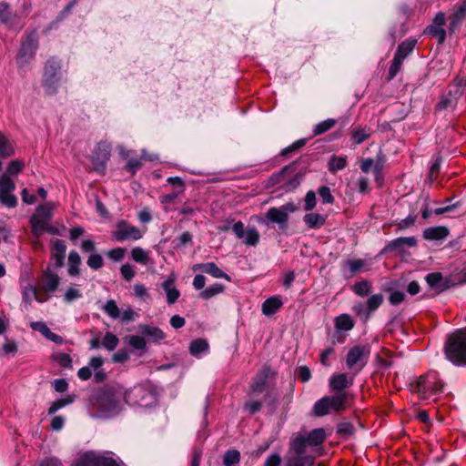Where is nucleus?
<instances>
[{
    "label": "nucleus",
    "mask_w": 466,
    "mask_h": 466,
    "mask_svg": "<svg viewBox=\"0 0 466 466\" xmlns=\"http://www.w3.org/2000/svg\"><path fill=\"white\" fill-rule=\"evenodd\" d=\"M15 190V183L8 177V175L3 174L0 176V193H9Z\"/></svg>",
    "instance_id": "obj_44"
},
{
    "label": "nucleus",
    "mask_w": 466,
    "mask_h": 466,
    "mask_svg": "<svg viewBox=\"0 0 466 466\" xmlns=\"http://www.w3.org/2000/svg\"><path fill=\"white\" fill-rule=\"evenodd\" d=\"M126 402L133 406L149 407L157 400L156 394L149 389L137 385L124 394Z\"/></svg>",
    "instance_id": "obj_9"
},
{
    "label": "nucleus",
    "mask_w": 466,
    "mask_h": 466,
    "mask_svg": "<svg viewBox=\"0 0 466 466\" xmlns=\"http://www.w3.org/2000/svg\"><path fill=\"white\" fill-rule=\"evenodd\" d=\"M23 167V164L20 161H12L6 170L5 175H8V177L15 176L17 175Z\"/></svg>",
    "instance_id": "obj_61"
},
{
    "label": "nucleus",
    "mask_w": 466,
    "mask_h": 466,
    "mask_svg": "<svg viewBox=\"0 0 466 466\" xmlns=\"http://www.w3.org/2000/svg\"><path fill=\"white\" fill-rule=\"evenodd\" d=\"M86 263L92 269L96 270V269H99L100 268H102L103 258L99 254H92L89 256Z\"/></svg>",
    "instance_id": "obj_53"
},
{
    "label": "nucleus",
    "mask_w": 466,
    "mask_h": 466,
    "mask_svg": "<svg viewBox=\"0 0 466 466\" xmlns=\"http://www.w3.org/2000/svg\"><path fill=\"white\" fill-rule=\"evenodd\" d=\"M425 33L438 39L440 43H442L446 37L445 29L441 26L431 25L425 29Z\"/></svg>",
    "instance_id": "obj_41"
},
{
    "label": "nucleus",
    "mask_w": 466,
    "mask_h": 466,
    "mask_svg": "<svg viewBox=\"0 0 466 466\" xmlns=\"http://www.w3.org/2000/svg\"><path fill=\"white\" fill-rule=\"evenodd\" d=\"M232 231L236 237L243 241L248 246H257L259 242L260 235L257 228H244V224L241 221L236 222L232 226Z\"/></svg>",
    "instance_id": "obj_14"
},
{
    "label": "nucleus",
    "mask_w": 466,
    "mask_h": 466,
    "mask_svg": "<svg viewBox=\"0 0 466 466\" xmlns=\"http://www.w3.org/2000/svg\"><path fill=\"white\" fill-rule=\"evenodd\" d=\"M37 48V41L35 35H28L21 45L19 49L16 63L19 67H24L27 66L35 56V51Z\"/></svg>",
    "instance_id": "obj_11"
},
{
    "label": "nucleus",
    "mask_w": 466,
    "mask_h": 466,
    "mask_svg": "<svg viewBox=\"0 0 466 466\" xmlns=\"http://www.w3.org/2000/svg\"><path fill=\"white\" fill-rule=\"evenodd\" d=\"M441 390L442 383L439 380L438 374L434 371L420 377L413 388V390L418 393L420 399H432L433 400H436L435 395L441 392Z\"/></svg>",
    "instance_id": "obj_4"
},
{
    "label": "nucleus",
    "mask_w": 466,
    "mask_h": 466,
    "mask_svg": "<svg viewBox=\"0 0 466 466\" xmlns=\"http://www.w3.org/2000/svg\"><path fill=\"white\" fill-rule=\"evenodd\" d=\"M112 236L117 241L124 242L127 240H138L143 237V233L138 228L130 225L125 220H120L116 224Z\"/></svg>",
    "instance_id": "obj_10"
},
{
    "label": "nucleus",
    "mask_w": 466,
    "mask_h": 466,
    "mask_svg": "<svg viewBox=\"0 0 466 466\" xmlns=\"http://www.w3.org/2000/svg\"><path fill=\"white\" fill-rule=\"evenodd\" d=\"M82 297H83L82 290L76 286H71L66 289L65 294L63 296V300H64V302L69 304V303L74 302L75 300L81 299Z\"/></svg>",
    "instance_id": "obj_35"
},
{
    "label": "nucleus",
    "mask_w": 466,
    "mask_h": 466,
    "mask_svg": "<svg viewBox=\"0 0 466 466\" xmlns=\"http://www.w3.org/2000/svg\"><path fill=\"white\" fill-rule=\"evenodd\" d=\"M326 438L323 429H315L311 431L307 436L298 435L293 439H300L303 441L304 451L307 452L309 446L316 447L320 445Z\"/></svg>",
    "instance_id": "obj_19"
},
{
    "label": "nucleus",
    "mask_w": 466,
    "mask_h": 466,
    "mask_svg": "<svg viewBox=\"0 0 466 466\" xmlns=\"http://www.w3.org/2000/svg\"><path fill=\"white\" fill-rule=\"evenodd\" d=\"M208 350V343L205 339H196L193 340L189 347V351L191 355L195 357H199L202 353H205Z\"/></svg>",
    "instance_id": "obj_34"
},
{
    "label": "nucleus",
    "mask_w": 466,
    "mask_h": 466,
    "mask_svg": "<svg viewBox=\"0 0 466 466\" xmlns=\"http://www.w3.org/2000/svg\"><path fill=\"white\" fill-rule=\"evenodd\" d=\"M30 327L35 330L40 332L45 338H46L51 332L50 329L46 326V324L43 321H35L30 324Z\"/></svg>",
    "instance_id": "obj_57"
},
{
    "label": "nucleus",
    "mask_w": 466,
    "mask_h": 466,
    "mask_svg": "<svg viewBox=\"0 0 466 466\" xmlns=\"http://www.w3.org/2000/svg\"><path fill=\"white\" fill-rule=\"evenodd\" d=\"M140 332L154 342H158L165 339V333L158 328L149 325H139Z\"/></svg>",
    "instance_id": "obj_27"
},
{
    "label": "nucleus",
    "mask_w": 466,
    "mask_h": 466,
    "mask_svg": "<svg viewBox=\"0 0 466 466\" xmlns=\"http://www.w3.org/2000/svg\"><path fill=\"white\" fill-rule=\"evenodd\" d=\"M124 396L120 392L111 390H102L98 393L95 407L106 416L116 414L122 408L121 400Z\"/></svg>",
    "instance_id": "obj_5"
},
{
    "label": "nucleus",
    "mask_w": 466,
    "mask_h": 466,
    "mask_svg": "<svg viewBox=\"0 0 466 466\" xmlns=\"http://www.w3.org/2000/svg\"><path fill=\"white\" fill-rule=\"evenodd\" d=\"M56 205L52 202H46L37 207L35 213L30 218L32 233L38 238L45 232H54V228L49 225L53 216V210Z\"/></svg>",
    "instance_id": "obj_2"
},
{
    "label": "nucleus",
    "mask_w": 466,
    "mask_h": 466,
    "mask_svg": "<svg viewBox=\"0 0 466 466\" xmlns=\"http://www.w3.org/2000/svg\"><path fill=\"white\" fill-rule=\"evenodd\" d=\"M128 342L129 345L136 350H144L146 347V340L140 336H131Z\"/></svg>",
    "instance_id": "obj_58"
},
{
    "label": "nucleus",
    "mask_w": 466,
    "mask_h": 466,
    "mask_svg": "<svg viewBox=\"0 0 466 466\" xmlns=\"http://www.w3.org/2000/svg\"><path fill=\"white\" fill-rule=\"evenodd\" d=\"M403 60H404L403 56L400 55L394 56V58H393L391 65L390 66V69H389V76H390V79H392L397 75V73L400 71Z\"/></svg>",
    "instance_id": "obj_47"
},
{
    "label": "nucleus",
    "mask_w": 466,
    "mask_h": 466,
    "mask_svg": "<svg viewBox=\"0 0 466 466\" xmlns=\"http://www.w3.org/2000/svg\"><path fill=\"white\" fill-rule=\"evenodd\" d=\"M107 256L114 261H120L125 256V249L122 248H116L107 252Z\"/></svg>",
    "instance_id": "obj_63"
},
{
    "label": "nucleus",
    "mask_w": 466,
    "mask_h": 466,
    "mask_svg": "<svg viewBox=\"0 0 466 466\" xmlns=\"http://www.w3.org/2000/svg\"><path fill=\"white\" fill-rule=\"evenodd\" d=\"M353 310L356 312L363 319H368L370 316V312L369 311L367 305L362 303H359L353 307Z\"/></svg>",
    "instance_id": "obj_60"
},
{
    "label": "nucleus",
    "mask_w": 466,
    "mask_h": 466,
    "mask_svg": "<svg viewBox=\"0 0 466 466\" xmlns=\"http://www.w3.org/2000/svg\"><path fill=\"white\" fill-rule=\"evenodd\" d=\"M315 460L316 456L304 451L302 440H291L285 466H313Z\"/></svg>",
    "instance_id": "obj_6"
},
{
    "label": "nucleus",
    "mask_w": 466,
    "mask_h": 466,
    "mask_svg": "<svg viewBox=\"0 0 466 466\" xmlns=\"http://www.w3.org/2000/svg\"><path fill=\"white\" fill-rule=\"evenodd\" d=\"M354 320L348 314H340L335 319L337 331H350L354 328Z\"/></svg>",
    "instance_id": "obj_31"
},
{
    "label": "nucleus",
    "mask_w": 466,
    "mask_h": 466,
    "mask_svg": "<svg viewBox=\"0 0 466 466\" xmlns=\"http://www.w3.org/2000/svg\"><path fill=\"white\" fill-rule=\"evenodd\" d=\"M224 290V286L219 283H215L204 290H202L199 294L200 298L204 299H209L210 298L222 293Z\"/></svg>",
    "instance_id": "obj_38"
},
{
    "label": "nucleus",
    "mask_w": 466,
    "mask_h": 466,
    "mask_svg": "<svg viewBox=\"0 0 466 466\" xmlns=\"http://www.w3.org/2000/svg\"><path fill=\"white\" fill-rule=\"evenodd\" d=\"M303 221L309 228H320L326 222V217L319 213H308L303 217Z\"/></svg>",
    "instance_id": "obj_30"
},
{
    "label": "nucleus",
    "mask_w": 466,
    "mask_h": 466,
    "mask_svg": "<svg viewBox=\"0 0 466 466\" xmlns=\"http://www.w3.org/2000/svg\"><path fill=\"white\" fill-rule=\"evenodd\" d=\"M370 347L368 344L351 347L346 355V365L350 370L360 372L368 363Z\"/></svg>",
    "instance_id": "obj_7"
},
{
    "label": "nucleus",
    "mask_w": 466,
    "mask_h": 466,
    "mask_svg": "<svg viewBox=\"0 0 466 466\" xmlns=\"http://www.w3.org/2000/svg\"><path fill=\"white\" fill-rule=\"evenodd\" d=\"M0 200L5 206L8 208H14L17 204L16 198L12 194V192L0 193Z\"/></svg>",
    "instance_id": "obj_54"
},
{
    "label": "nucleus",
    "mask_w": 466,
    "mask_h": 466,
    "mask_svg": "<svg viewBox=\"0 0 466 466\" xmlns=\"http://www.w3.org/2000/svg\"><path fill=\"white\" fill-rule=\"evenodd\" d=\"M118 338L111 332H106L102 339V346L107 350H114L118 345Z\"/></svg>",
    "instance_id": "obj_42"
},
{
    "label": "nucleus",
    "mask_w": 466,
    "mask_h": 466,
    "mask_svg": "<svg viewBox=\"0 0 466 466\" xmlns=\"http://www.w3.org/2000/svg\"><path fill=\"white\" fill-rule=\"evenodd\" d=\"M353 290L359 296L365 297L370 293V288L367 281H360L354 285Z\"/></svg>",
    "instance_id": "obj_52"
},
{
    "label": "nucleus",
    "mask_w": 466,
    "mask_h": 466,
    "mask_svg": "<svg viewBox=\"0 0 466 466\" xmlns=\"http://www.w3.org/2000/svg\"><path fill=\"white\" fill-rule=\"evenodd\" d=\"M417 239L414 237H400L391 240L383 249L384 252L402 250L404 247H414Z\"/></svg>",
    "instance_id": "obj_23"
},
{
    "label": "nucleus",
    "mask_w": 466,
    "mask_h": 466,
    "mask_svg": "<svg viewBox=\"0 0 466 466\" xmlns=\"http://www.w3.org/2000/svg\"><path fill=\"white\" fill-rule=\"evenodd\" d=\"M296 210V206L292 202L286 203L279 208H270L266 213V218L279 225H286L289 220V215Z\"/></svg>",
    "instance_id": "obj_12"
},
{
    "label": "nucleus",
    "mask_w": 466,
    "mask_h": 466,
    "mask_svg": "<svg viewBox=\"0 0 466 466\" xmlns=\"http://www.w3.org/2000/svg\"><path fill=\"white\" fill-rule=\"evenodd\" d=\"M66 246L62 239H56L52 245V258L55 260L56 267H61L64 263L66 256Z\"/></svg>",
    "instance_id": "obj_24"
},
{
    "label": "nucleus",
    "mask_w": 466,
    "mask_h": 466,
    "mask_svg": "<svg viewBox=\"0 0 466 466\" xmlns=\"http://www.w3.org/2000/svg\"><path fill=\"white\" fill-rule=\"evenodd\" d=\"M383 296L381 294L372 295L367 301V308L371 313L375 311L382 303Z\"/></svg>",
    "instance_id": "obj_50"
},
{
    "label": "nucleus",
    "mask_w": 466,
    "mask_h": 466,
    "mask_svg": "<svg viewBox=\"0 0 466 466\" xmlns=\"http://www.w3.org/2000/svg\"><path fill=\"white\" fill-rule=\"evenodd\" d=\"M81 257L76 251H70L68 255V275L76 277L79 275V266L81 265Z\"/></svg>",
    "instance_id": "obj_32"
},
{
    "label": "nucleus",
    "mask_w": 466,
    "mask_h": 466,
    "mask_svg": "<svg viewBox=\"0 0 466 466\" xmlns=\"http://www.w3.org/2000/svg\"><path fill=\"white\" fill-rule=\"evenodd\" d=\"M415 46V41H404L402 42L396 52L395 55H400L403 56V59L413 50Z\"/></svg>",
    "instance_id": "obj_49"
},
{
    "label": "nucleus",
    "mask_w": 466,
    "mask_h": 466,
    "mask_svg": "<svg viewBox=\"0 0 466 466\" xmlns=\"http://www.w3.org/2000/svg\"><path fill=\"white\" fill-rule=\"evenodd\" d=\"M446 358L455 365H466V329L450 335L445 344Z\"/></svg>",
    "instance_id": "obj_1"
},
{
    "label": "nucleus",
    "mask_w": 466,
    "mask_h": 466,
    "mask_svg": "<svg viewBox=\"0 0 466 466\" xmlns=\"http://www.w3.org/2000/svg\"><path fill=\"white\" fill-rule=\"evenodd\" d=\"M14 148L6 137L0 133V155L4 157L11 156Z\"/></svg>",
    "instance_id": "obj_48"
},
{
    "label": "nucleus",
    "mask_w": 466,
    "mask_h": 466,
    "mask_svg": "<svg viewBox=\"0 0 466 466\" xmlns=\"http://www.w3.org/2000/svg\"><path fill=\"white\" fill-rule=\"evenodd\" d=\"M102 309L106 314L114 319H119L120 317V309L114 299L107 300Z\"/></svg>",
    "instance_id": "obj_40"
},
{
    "label": "nucleus",
    "mask_w": 466,
    "mask_h": 466,
    "mask_svg": "<svg viewBox=\"0 0 466 466\" xmlns=\"http://www.w3.org/2000/svg\"><path fill=\"white\" fill-rule=\"evenodd\" d=\"M319 195L325 204H332L334 202V197L331 194L330 188L327 186H322L319 188Z\"/></svg>",
    "instance_id": "obj_51"
},
{
    "label": "nucleus",
    "mask_w": 466,
    "mask_h": 466,
    "mask_svg": "<svg viewBox=\"0 0 466 466\" xmlns=\"http://www.w3.org/2000/svg\"><path fill=\"white\" fill-rule=\"evenodd\" d=\"M162 287L166 292L167 303L174 304L180 296L179 290L175 287L174 279L169 277L163 282Z\"/></svg>",
    "instance_id": "obj_26"
},
{
    "label": "nucleus",
    "mask_w": 466,
    "mask_h": 466,
    "mask_svg": "<svg viewBox=\"0 0 466 466\" xmlns=\"http://www.w3.org/2000/svg\"><path fill=\"white\" fill-rule=\"evenodd\" d=\"M15 16L10 10V6L5 2L0 3V22L11 25L13 18Z\"/></svg>",
    "instance_id": "obj_36"
},
{
    "label": "nucleus",
    "mask_w": 466,
    "mask_h": 466,
    "mask_svg": "<svg viewBox=\"0 0 466 466\" xmlns=\"http://www.w3.org/2000/svg\"><path fill=\"white\" fill-rule=\"evenodd\" d=\"M131 257L137 263L147 264L148 260V252L142 248L137 247L132 249Z\"/></svg>",
    "instance_id": "obj_43"
},
{
    "label": "nucleus",
    "mask_w": 466,
    "mask_h": 466,
    "mask_svg": "<svg viewBox=\"0 0 466 466\" xmlns=\"http://www.w3.org/2000/svg\"><path fill=\"white\" fill-rule=\"evenodd\" d=\"M240 459V454L236 450L228 451L224 455V464L225 466H235L238 463Z\"/></svg>",
    "instance_id": "obj_46"
},
{
    "label": "nucleus",
    "mask_w": 466,
    "mask_h": 466,
    "mask_svg": "<svg viewBox=\"0 0 466 466\" xmlns=\"http://www.w3.org/2000/svg\"><path fill=\"white\" fill-rule=\"evenodd\" d=\"M336 124V120L333 118L326 119L319 124H317L314 127L315 135H321L326 131L331 129Z\"/></svg>",
    "instance_id": "obj_45"
},
{
    "label": "nucleus",
    "mask_w": 466,
    "mask_h": 466,
    "mask_svg": "<svg viewBox=\"0 0 466 466\" xmlns=\"http://www.w3.org/2000/svg\"><path fill=\"white\" fill-rule=\"evenodd\" d=\"M350 394L348 392H338L335 395L323 397L314 404V413L321 417L330 412H338L347 408Z\"/></svg>",
    "instance_id": "obj_3"
},
{
    "label": "nucleus",
    "mask_w": 466,
    "mask_h": 466,
    "mask_svg": "<svg viewBox=\"0 0 466 466\" xmlns=\"http://www.w3.org/2000/svg\"><path fill=\"white\" fill-rule=\"evenodd\" d=\"M305 204H304V209L307 211L312 210L317 204V198L316 194L314 191L310 190L306 194L305 197Z\"/></svg>",
    "instance_id": "obj_55"
},
{
    "label": "nucleus",
    "mask_w": 466,
    "mask_h": 466,
    "mask_svg": "<svg viewBox=\"0 0 466 466\" xmlns=\"http://www.w3.org/2000/svg\"><path fill=\"white\" fill-rule=\"evenodd\" d=\"M60 68V63L54 58L49 59L45 66L43 86L48 95H54L60 85L62 79Z\"/></svg>",
    "instance_id": "obj_8"
},
{
    "label": "nucleus",
    "mask_w": 466,
    "mask_h": 466,
    "mask_svg": "<svg viewBox=\"0 0 466 466\" xmlns=\"http://www.w3.org/2000/svg\"><path fill=\"white\" fill-rule=\"evenodd\" d=\"M347 265L350 268L351 275L367 271L370 268V264L366 260L360 258L349 260Z\"/></svg>",
    "instance_id": "obj_33"
},
{
    "label": "nucleus",
    "mask_w": 466,
    "mask_h": 466,
    "mask_svg": "<svg viewBox=\"0 0 466 466\" xmlns=\"http://www.w3.org/2000/svg\"><path fill=\"white\" fill-rule=\"evenodd\" d=\"M370 133L365 129H355L352 132V139L356 144H361L369 138Z\"/></svg>",
    "instance_id": "obj_56"
},
{
    "label": "nucleus",
    "mask_w": 466,
    "mask_h": 466,
    "mask_svg": "<svg viewBox=\"0 0 466 466\" xmlns=\"http://www.w3.org/2000/svg\"><path fill=\"white\" fill-rule=\"evenodd\" d=\"M449 235V229L443 226L430 227L423 232V238L427 240H442Z\"/></svg>",
    "instance_id": "obj_25"
},
{
    "label": "nucleus",
    "mask_w": 466,
    "mask_h": 466,
    "mask_svg": "<svg viewBox=\"0 0 466 466\" xmlns=\"http://www.w3.org/2000/svg\"><path fill=\"white\" fill-rule=\"evenodd\" d=\"M21 292L23 302L26 307L30 306L34 299L40 303L46 302L48 299V296L43 295L38 289V287H35L30 283L22 286Z\"/></svg>",
    "instance_id": "obj_17"
},
{
    "label": "nucleus",
    "mask_w": 466,
    "mask_h": 466,
    "mask_svg": "<svg viewBox=\"0 0 466 466\" xmlns=\"http://www.w3.org/2000/svg\"><path fill=\"white\" fill-rule=\"evenodd\" d=\"M59 283V276L47 268L39 278L37 287L43 295L48 296V294L55 292L58 289Z\"/></svg>",
    "instance_id": "obj_16"
},
{
    "label": "nucleus",
    "mask_w": 466,
    "mask_h": 466,
    "mask_svg": "<svg viewBox=\"0 0 466 466\" xmlns=\"http://www.w3.org/2000/svg\"><path fill=\"white\" fill-rule=\"evenodd\" d=\"M441 275L440 273H430L426 276L425 279L430 287L437 288L441 281Z\"/></svg>",
    "instance_id": "obj_62"
},
{
    "label": "nucleus",
    "mask_w": 466,
    "mask_h": 466,
    "mask_svg": "<svg viewBox=\"0 0 466 466\" xmlns=\"http://www.w3.org/2000/svg\"><path fill=\"white\" fill-rule=\"evenodd\" d=\"M74 397L71 395H67L62 399H59L56 401H54L49 409H48V414H55L58 410L62 409L63 407L69 405L73 403Z\"/></svg>",
    "instance_id": "obj_39"
},
{
    "label": "nucleus",
    "mask_w": 466,
    "mask_h": 466,
    "mask_svg": "<svg viewBox=\"0 0 466 466\" xmlns=\"http://www.w3.org/2000/svg\"><path fill=\"white\" fill-rule=\"evenodd\" d=\"M466 17V0H462L455 7L453 13L450 15L449 31L450 33H455L458 31L463 20Z\"/></svg>",
    "instance_id": "obj_18"
},
{
    "label": "nucleus",
    "mask_w": 466,
    "mask_h": 466,
    "mask_svg": "<svg viewBox=\"0 0 466 466\" xmlns=\"http://www.w3.org/2000/svg\"><path fill=\"white\" fill-rule=\"evenodd\" d=\"M282 305L283 303L279 297H270L262 304V313L266 316H271L275 314Z\"/></svg>",
    "instance_id": "obj_28"
},
{
    "label": "nucleus",
    "mask_w": 466,
    "mask_h": 466,
    "mask_svg": "<svg viewBox=\"0 0 466 466\" xmlns=\"http://www.w3.org/2000/svg\"><path fill=\"white\" fill-rule=\"evenodd\" d=\"M55 360L63 367H71L72 360L67 353L60 352L55 355Z\"/></svg>",
    "instance_id": "obj_59"
},
{
    "label": "nucleus",
    "mask_w": 466,
    "mask_h": 466,
    "mask_svg": "<svg viewBox=\"0 0 466 466\" xmlns=\"http://www.w3.org/2000/svg\"><path fill=\"white\" fill-rule=\"evenodd\" d=\"M281 463V457L278 453L270 454L265 461L264 466H279Z\"/></svg>",
    "instance_id": "obj_64"
},
{
    "label": "nucleus",
    "mask_w": 466,
    "mask_h": 466,
    "mask_svg": "<svg viewBox=\"0 0 466 466\" xmlns=\"http://www.w3.org/2000/svg\"><path fill=\"white\" fill-rule=\"evenodd\" d=\"M461 91L459 86H454L453 90L443 96L438 104L440 109H452L456 106L458 99L461 96Z\"/></svg>",
    "instance_id": "obj_21"
},
{
    "label": "nucleus",
    "mask_w": 466,
    "mask_h": 466,
    "mask_svg": "<svg viewBox=\"0 0 466 466\" xmlns=\"http://www.w3.org/2000/svg\"><path fill=\"white\" fill-rule=\"evenodd\" d=\"M271 373V370L268 367H263L254 378L253 383L251 384V390L254 392H263L267 387V380Z\"/></svg>",
    "instance_id": "obj_22"
},
{
    "label": "nucleus",
    "mask_w": 466,
    "mask_h": 466,
    "mask_svg": "<svg viewBox=\"0 0 466 466\" xmlns=\"http://www.w3.org/2000/svg\"><path fill=\"white\" fill-rule=\"evenodd\" d=\"M110 152L111 148L107 143L101 142L97 144L91 157V161L96 171L99 173L105 171L106 162L110 157Z\"/></svg>",
    "instance_id": "obj_15"
},
{
    "label": "nucleus",
    "mask_w": 466,
    "mask_h": 466,
    "mask_svg": "<svg viewBox=\"0 0 466 466\" xmlns=\"http://www.w3.org/2000/svg\"><path fill=\"white\" fill-rule=\"evenodd\" d=\"M346 166L347 158L345 157L332 156L329 161V169L332 173L344 169Z\"/></svg>",
    "instance_id": "obj_37"
},
{
    "label": "nucleus",
    "mask_w": 466,
    "mask_h": 466,
    "mask_svg": "<svg viewBox=\"0 0 466 466\" xmlns=\"http://www.w3.org/2000/svg\"><path fill=\"white\" fill-rule=\"evenodd\" d=\"M193 270H201L207 274L211 275L214 278L217 279H224L228 281L230 280L229 276L225 273L222 269H220L215 263L213 262H208V263H202V264H197L193 267Z\"/></svg>",
    "instance_id": "obj_20"
},
{
    "label": "nucleus",
    "mask_w": 466,
    "mask_h": 466,
    "mask_svg": "<svg viewBox=\"0 0 466 466\" xmlns=\"http://www.w3.org/2000/svg\"><path fill=\"white\" fill-rule=\"evenodd\" d=\"M75 466H119V464L111 457L86 452L78 459Z\"/></svg>",
    "instance_id": "obj_13"
},
{
    "label": "nucleus",
    "mask_w": 466,
    "mask_h": 466,
    "mask_svg": "<svg viewBox=\"0 0 466 466\" xmlns=\"http://www.w3.org/2000/svg\"><path fill=\"white\" fill-rule=\"evenodd\" d=\"M351 383L349 382L347 375L344 373L333 374L329 379V387L332 390L343 392Z\"/></svg>",
    "instance_id": "obj_29"
}]
</instances>
